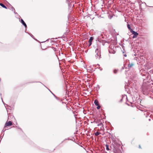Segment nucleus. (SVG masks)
I'll return each mask as SVG.
<instances>
[{"instance_id": "f257e3e1", "label": "nucleus", "mask_w": 153, "mask_h": 153, "mask_svg": "<svg viewBox=\"0 0 153 153\" xmlns=\"http://www.w3.org/2000/svg\"><path fill=\"white\" fill-rule=\"evenodd\" d=\"M116 47L113 44H111L109 47L108 51L110 53L114 54L116 51Z\"/></svg>"}, {"instance_id": "412c9836", "label": "nucleus", "mask_w": 153, "mask_h": 153, "mask_svg": "<svg viewBox=\"0 0 153 153\" xmlns=\"http://www.w3.org/2000/svg\"><path fill=\"white\" fill-rule=\"evenodd\" d=\"M139 147H140H140H140V146H139Z\"/></svg>"}, {"instance_id": "6ab92c4d", "label": "nucleus", "mask_w": 153, "mask_h": 153, "mask_svg": "<svg viewBox=\"0 0 153 153\" xmlns=\"http://www.w3.org/2000/svg\"><path fill=\"white\" fill-rule=\"evenodd\" d=\"M53 94V95L54 96H55L54 94H53Z\"/></svg>"}, {"instance_id": "aec40b11", "label": "nucleus", "mask_w": 153, "mask_h": 153, "mask_svg": "<svg viewBox=\"0 0 153 153\" xmlns=\"http://www.w3.org/2000/svg\"><path fill=\"white\" fill-rule=\"evenodd\" d=\"M150 120H151L150 119H149V121H150Z\"/></svg>"}, {"instance_id": "dca6fc26", "label": "nucleus", "mask_w": 153, "mask_h": 153, "mask_svg": "<svg viewBox=\"0 0 153 153\" xmlns=\"http://www.w3.org/2000/svg\"><path fill=\"white\" fill-rule=\"evenodd\" d=\"M117 72V70H114V74H116Z\"/></svg>"}, {"instance_id": "39448f33", "label": "nucleus", "mask_w": 153, "mask_h": 153, "mask_svg": "<svg viewBox=\"0 0 153 153\" xmlns=\"http://www.w3.org/2000/svg\"><path fill=\"white\" fill-rule=\"evenodd\" d=\"M131 32L134 35L133 36V38H136L138 35V33L137 32H135L133 30Z\"/></svg>"}, {"instance_id": "0eeeda50", "label": "nucleus", "mask_w": 153, "mask_h": 153, "mask_svg": "<svg viewBox=\"0 0 153 153\" xmlns=\"http://www.w3.org/2000/svg\"><path fill=\"white\" fill-rule=\"evenodd\" d=\"M134 65V64L133 63H129L128 65V68H130L132 67Z\"/></svg>"}, {"instance_id": "f3484780", "label": "nucleus", "mask_w": 153, "mask_h": 153, "mask_svg": "<svg viewBox=\"0 0 153 153\" xmlns=\"http://www.w3.org/2000/svg\"><path fill=\"white\" fill-rule=\"evenodd\" d=\"M97 109H99L100 108V105H97Z\"/></svg>"}, {"instance_id": "2eb2a0df", "label": "nucleus", "mask_w": 153, "mask_h": 153, "mask_svg": "<svg viewBox=\"0 0 153 153\" xmlns=\"http://www.w3.org/2000/svg\"><path fill=\"white\" fill-rule=\"evenodd\" d=\"M105 146H106V149L107 150L109 151L110 150L108 147V145L107 144H106L105 145Z\"/></svg>"}, {"instance_id": "f8f14e48", "label": "nucleus", "mask_w": 153, "mask_h": 153, "mask_svg": "<svg viewBox=\"0 0 153 153\" xmlns=\"http://www.w3.org/2000/svg\"><path fill=\"white\" fill-rule=\"evenodd\" d=\"M0 5H1V6H2L3 7L7 9V7L3 4L2 3H0Z\"/></svg>"}, {"instance_id": "ddd939ff", "label": "nucleus", "mask_w": 153, "mask_h": 153, "mask_svg": "<svg viewBox=\"0 0 153 153\" xmlns=\"http://www.w3.org/2000/svg\"><path fill=\"white\" fill-rule=\"evenodd\" d=\"M103 126V124L101 122H100V123H99L98 124H97V126Z\"/></svg>"}, {"instance_id": "1a4fd4ad", "label": "nucleus", "mask_w": 153, "mask_h": 153, "mask_svg": "<svg viewBox=\"0 0 153 153\" xmlns=\"http://www.w3.org/2000/svg\"><path fill=\"white\" fill-rule=\"evenodd\" d=\"M94 103L96 106L99 105V102L97 100H95L94 101Z\"/></svg>"}, {"instance_id": "4be33fe9", "label": "nucleus", "mask_w": 153, "mask_h": 153, "mask_svg": "<svg viewBox=\"0 0 153 153\" xmlns=\"http://www.w3.org/2000/svg\"><path fill=\"white\" fill-rule=\"evenodd\" d=\"M31 36L32 37H33V35H32V36Z\"/></svg>"}, {"instance_id": "f03ea898", "label": "nucleus", "mask_w": 153, "mask_h": 153, "mask_svg": "<svg viewBox=\"0 0 153 153\" xmlns=\"http://www.w3.org/2000/svg\"><path fill=\"white\" fill-rule=\"evenodd\" d=\"M96 53L95 56L96 59H100L101 58V52L100 49L97 48L95 50Z\"/></svg>"}, {"instance_id": "7ed1b4c3", "label": "nucleus", "mask_w": 153, "mask_h": 153, "mask_svg": "<svg viewBox=\"0 0 153 153\" xmlns=\"http://www.w3.org/2000/svg\"><path fill=\"white\" fill-rule=\"evenodd\" d=\"M12 122L11 121H9L8 122H7L5 124L4 129L2 130V132H4V131L6 130V129H5V128L7 126H10L11 125H12Z\"/></svg>"}, {"instance_id": "4468645a", "label": "nucleus", "mask_w": 153, "mask_h": 153, "mask_svg": "<svg viewBox=\"0 0 153 153\" xmlns=\"http://www.w3.org/2000/svg\"><path fill=\"white\" fill-rule=\"evenodd\" d=\"M100 132H96L95 133V135L96 136H97L98 135H99L100 134Z\"/></svg>"}, {"instance_id": "9b49d317", "label": "nucleus", "mask_w": 153, "mask_h": 153, "mask_svg": "<svg viewBox=\"0 0 153 153\" xmlns=\"http://www.w3.org/2000/svg\"><path fill=\"white\" fill-rule=\"evenodd\" d=\"M100 122H101V121L100 119L99 120H95L94 122H95L96 123L98 124Z\"/></svg>"}, {"instance_id": "6e6552de", "label": "nucleus", "mask_w": 153, "mask_h": 153, "mask_svg": "<svg viewBox=\"0 0 153 153\" xmlns=\"http://www.w3.org/2000/svg\"><path fill=\"white\" fill-rule=\"evenodd\" d=\"M21 22L22 24L23 25H24L25 27H27V25L26 23H25L24 21H23V20L22 19H21Z\"/></svg>"}, {"instance_id": "5701e85b", "label": "nucleus", "mask_w": 153, "mask_h": 153, "mask_svg": "<svg viewBox=\"0 0 153 153\" xmlns=\"http://www.w3.org/2000/svg\"><path fill=\"white\" fill-rule=\"evenodd\" d=\"M13 9L14 10H15V9L14 8H13Z\"/></svg>"}, {"instance_id": "423d86ee", "label": "nucleus", "mask_w": 153, "mask_h": 153, "mask_svg": "<svg viewBox=\"0 0 153 153\" xmlns=\"http://www.w3.org/2000/svg\"><path fill=\"white\" fill-rule=\"evenodd\" d=\"M94 39V38L92 36H91L90 37L88 41V42L89 43V46H90L92 44V41Z\"/></svg>"}, {"instance_id": "a211bd4d", "label": "nucleus", "mask_w": 153, "mask_h": 153, "mask_svg": "<svg viewBox=\"0 0 153 153\" xmlns=\"http://www.w3.org/2000/svg\"><path fill=\"white\" fill-rule=\"evenodd\" d=\"M124 56H126V54L124 55Z\"/></svg>"}, {"instance_id": "9d476101", "label": "nucleus", "mask_w": 153, "mask_h": 153, "mask_svg": "<svg viewBox=\"0 0 153 153\" xmlns=\"http://www.w3.org/2000/svg\"><path fill=\"white\" fill-rule=\"evenodd\" d=\"M127 27L128 29L130 31V32H131L133 30L131 28L130 25L129 24H128L127 25Z\"/></svg>"}, {"instance_id": "20e7f679", "label": "nucleus", "mask_w": 153, "mask_h": 153, "mask_svg": "<svg viewBox=\"0 0 153 153\" xmlns=\"http://www.w3.org/2000/svg\"><path fill=\"white\" fill-rule=\"evenodd\" d=\"M95 35L97 36V41L100 42L101 41V34L100 32L96 33Z\"/></svg>"}]
</instances>
